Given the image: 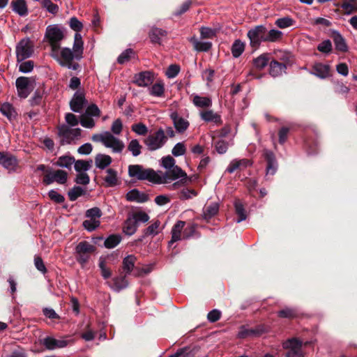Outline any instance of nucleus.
<instances>
[{"label": "nucleus", "instance_id": "obj_50", "mask_svg": "<svg viewBox=\"0 0 357 357\" xmlns=\"http://www.w3.org/2000/svg\"><path fill=\"white\" fill-rule=\"evenodd\" d=\"M218 32V29L215 28L207 26H202L200 28V36L202 38H213L216 36Z\"/></svg>", "mask_w": 357, "mask_h": 357}, {"label": "nucleus", "instance_id": "obj_64", "mask_svg": "<svg viewBox=\"0 0 357 357\" xmlns=\"http://www.w3.org/2000/svg\"><path fill=\"white\" fill-rule=\"evenodd\" d=\"M175 160L170 155L163 157L161 159V166L165 169L166 170H168L173 167H175Z\"/></svg>", "mask_w": 357, "mask_h": 357}, {"label": "nucleus", "instance_id": "obj_54", "mask_svg": "<svg viewBox=\"0 0 357 357\" xmlns=\"http://www.w3.org/2000/svg\"><path fill=\"white\" fill-rule=\"evenodd\" d=\"M84 192L85 191L82 187L75 185L68 192V195L69 199L73 202L79 197L83 195Z\"/></svg>", "mask_w": 357, "mask_h": 357}, {"label": "nucleus", "instance_id": "obj_18", "mask_svg": "<svg viewBox=\"0 0 357 357\" xmlns=\"http://www.w3.org/2000/svg\"><path fill=\"white\" fill-rule=\"evenodd\" d=\"M265 332V327L261 325L258 326L255 328H247L245 326H241L237 336L238 338L244 339L248 337L259 336Z\"/></svg>", "mask_w": 357, "mask_h": 357}, {"label": "nucleus", "instance_id": "obj_45", "mask_svg": "<svg viewBox=\"0 0 357 357\" xmlns=\"http://www.w3.org/2000/svg\"><path fill=\"white\" fill-rule=\"evenodd\" d=\"M278 315L282 318L294 319L298 317V311L296 308L285 307L278 311Z\"/></svg>", "mask_w": 357, "mask_h": 357}, {"label": "nucleus", "instance_id": "obj_56", "mask_svg": "<svg viewBox=\"0 0 357 357\" xmlns=\"http://www.w3.org/2000/svg\"><path fill=\"white\" fill-rule=\"evenodd\" d=\"M282 36V31L277 29L268 30L266 29V42H275Z\"/></svg>", "mask_w": 357, "mask_h": 357}, {"label": "nucleus", "instance_id": "obj_61", "mask_svg": "<svg viewBox=\"0 0 357 357\" xmlns=\"http://www.w3.org/2000/svg\"><path fill=\"white\" fill-rule=\"evenodd\" d=\"M65 120L66 125L70 128L77 126L79 123H80V117L78 119L77 116L72 113H67L65 116Z\"/></svg>", "mask_w": 357, "mask_h": 357}, {"label": "nucleus", "instance_id": "obj_62", "mask_svg": "<svg viewBox=\"0 0 357 357\" xmlns=\"http://www.w3.org/2000/svg\"><path fill=\"white\" fill-rule=\"evenodd\" d=\"M134 54V52L132 49L128 48L124 50L118 57L117 61L120 64H123L127 62L132 55Z\"/></svg>", "mask_w": 357, "mask_h": 357}, {"label": "nucleus", "instance_id": "obj_7", "mask_svg": "<svg viewBox=\"0 0 357 357\" xmlns=\"http://www.w3.org/2000/svg\"><path fill=\"white\" fill-rule=\"evenodd\" d=\"M252 47L257 48L263 42H266V27L258 25L250 29L247 33Z\"/></svg>", "mask_w": 357, "mask_h": 357}, {"label": "nucleus", "instance_id": "obj_59", "mask_svg": "<svg viewBox=\"0 0 357 357\" xmlns=\"http://www.w3.org/2000/svg\"><path fill=\"white\" fill-rule=\"evenodd\" d=\"M186 152V147L183 142L176 143L172 150V153L175 157L183 155Z\"/></svg>", "mask_w": 357, "mask_h": 357}, {"label": "nucleus", "instance_id": "obj_53", "mask_svg": "<svg viewBox=\"0 0 357 357\" xmlns=\"http://www.w3.org/2000/svg\"><path fill=\"white\" fill-rule=\"evenodd\" d=\"M191 182V179L188 176L187 178H181L176 181L168 185V189L170 190H178L185 185H187Z\"/></svg>", "mask_w": 357, "mask_h": 357}, {"label": "nucleus", "instance_id": "obj_11", "mask_svg": "<svg viewBox=\"0 0 357 357\" xmlns=\"http://www.w3.org/2000/svg\"><path fill=\"white\" fill-rule=\"evenodd\" d=\"M61 63L63 67H67L68 69L76 70L79 66L77 63L73 62L76 59V54L68 47H63L61 50Z\"/></svg>", "mask_w": 357, "mask_h": 357}, {"label": "nucleus", "instance_id": "obj_10", "mask_svg": "<svg viewBox=\"0 0 357 357\" xmlns=\"http://www.w3.org/2000/svg\"><path fill=\"white\" fill-rule=\"evenodd\" d=\"M282 347L288 349L286 357H304L301 349L302 342L297 338L293 337L285 340L282 342Z\"/></svg>", "mask_w": 357, "mask_h": 357}, {"label": "nucleus", "instance_id": "obj_9", "mask_svg": "<svg viewBox=\"0 0 357 357\" xmlns=\"http://www.w3.org/2000/svg\"><path fill=\"white\" fill-rule=\"evenodd\" d=\"M17 62H22L31 56L33 52V45L29 38L22 39L16 45Z\"/></svg>", "mask_w": 357, "mask_h": 357}, {"label": "nucleus", "instance_id": "obj_17", "mask_svg": "<svg viewBox=\"0 0 357 357\" xmlns=\"http://www.w3.org/2000/svg\"><path fill=\"white\" fill-rule=\"evenodd\" d=\"M170 118L173 121L176 132L178 133L184 132L190 126L188 121L179 116L176 112H172Z\"/></svg>", "mask_w": 357, "mask_h": 357}, {"label": "nucleus", "instance_id": "obj_48", "mask_svg": "<svg viewBox=\"0 0 357 357\" xmlns=\"http://www.w3.org/2000/svg\"><path fill=\"white\" fill-rule=\"evenodd\" d=\"M121 241V237L120 235L112 234L105 239L104 245L107 248H114V247L119 244Z\"/></svg>", "mask_w": 357, "mask_h": 357}, {"label": "nucleus", "instance_id": "obj_23", "mask_svg": "<svg viewBox=\"0 0 357 357\" xmlns=\"http://www.w3.org/2000/svg\"><path fill=\"white\" fill-rule=\"evenodd\" d=\"M134 82L139 86H148L153 82V74L149 71L139 73L135 75Z\"/></svg>", "mask_w": 357, "mask_h": 357}, {"label": "nucleus", "instance_id": "obj_46", "mask_svg": "<svg viewBox=\"0 0 357 357\" xmlns=\"http://www.w3.org/2000/svg\"><path fill=\"white\" fill-rule=\"evenodd\" d=\"M142 148V145L136 139H132L128 145V150L131 152L134 157H137L141 154Z\"/></svg>", "mask_w": 357, "mask_h": 357}, {"label": "nucleus", "instance_id": "obj_22", "mask_svg": "<svg viewBox=\"0 0 357 357\" xmlns=\"http://www.w3.org/2000/svg\"><path fill=\"white\" fill-rule=\"evenodd\" d=\"M332 38L335 44V49L341 52H347L349 50L346 40L341 35V33L336 31H332Z\"/></svg>", "mask_w": 357, "mask_h": 357}, {"label": "nucleus", "instance_id": "obj_60", "mask_svg": "<svg viewBox=\"0 0 357 357\" xmlns=\"http://www.w3.org/2000/svg\"><path fill=\"white\" fill-rule=\"evenodd\" d=\"M268 62V55L266 54H263L254 60V65L257 68L262 69L265 66H266Z\"/></svg>", "mask_w": 357, "mask_h": 357}, {"label": "nucleus", "instance_id": "obj_37", "mask_svg": "<svg viewBox=\"0 0 357 357\" xmlns=\"http://www.w3.org/2000/svg\"><path fill=\"white\" fill-rule=\"evenodd\" d=\"M190 41L193 44L194 48L198 52H207L211 47L212 43L208 41H199L195 37H192Z\"/></svg>", "mask_w": 357, "mask_h": 357}, {"label": "nucleus", "instance_id": "obj_27", "mask_svg": "<svg viewBox=\"0 0 357 357\" xmlns=\"http://www.w3.org/2000/svg\"><path fill=\"white\" fill-rule=\"evenodd\" d=\"M17 163V159L14 156L0 152V165L4 168L9 170L14 169Z\"/></svg>", "mask_w": 357, "mask_h": 357}, {"label": "nucleus", "instance_id": "obj_24", "mask_svg": "<svg viewBox=\"0 0 357 357\" xmlns=\"http://www.w3.org/2000/svg\"><path fill=\"white\" fill-rule=\"evenodd\" d=\"M126 198L129 202L144 203L148 201L149 196L137 189H132L127 192Z\"/></svg>", "mask_w": 357, "mask_h": 357}, {"label": "nucleus", "instance_id": "obj_3", "mask_svg": "<svg viewBox=\"0 0 357 357\" xmlns=\"http://www.w3.org/2000/svg\"><path fill=\"white\" fill-rule=\"evenodd\" d=\"M187 177V174L180 167L176 165L165 172L157 171L156 178L158 181H156L155 184H169L174 181Z\"/></svg>", "mask_w": 357, "mask_h": 357}, {"label": "nucleus", "instance_id": "obj_36", "mask_svg": "<svg viewBox=\"0 0 357 357\" xmlns=\"http://www.w3.org/2000/svg\"><path fill=\"white\" fill-rule=\"evenodd\" d=\"M136 257L134 255H128L123 260V270L126 275L131 273L132 271H135V264L136 261Z\"/></svg>", "mask_w": 357, "mask_h": 357}, {"label": "nucleus", "instance_id": "obj_42", "mask_svg": "<svg viewBox=\"0 0 357 357\" xmlns=\"http://www.w3.org/2000/svg\"><path fill=\"white\" fill-rule=\"evenodd\" d=\"M162 228H160V222L155 220L153 223L149 225L146 229L144 230V236H155L158 234Z\"/></svg>", "mask_w": 357, "mask_h": 357}, {"label": "nucleus", "instance_id": "obj_20", "mask_svg": "<svg viewBox=\"0 0 357 357\" xmlns=\"http://www.w3.org/2000/svg\"><path fill=\"white\" fill-rule=\"evenodd\" d=\"M330 68V66L328 64L317 62L312 66V69L310 71V73L324 79L329 76Z\"/></svg>", "mask_w": 357, "mask_h": 357}, {"label": "nucleus", "instance_id": "obj_13", "mask_svg": "<svg viewBox=\"0 0 357 357\" xmlns=\"http://www.w3.org/2000/svg\"><path fill=\"white\" fill-rule=\"evenodd\" d=\"M87 103L84 92L77 91L70 102V109L74 112L80 113L86 107Z\"/></svg>", "mask_w": 357, "mask_h": 357}, {"label": "nucleus", "instance_id": "obj_28", "mask_svg": "<svg viewBox=\"0 0 357 357\" xmlns=\"http://www.w3.org/2000/svg\"><path fill=\"white\" fill-rule=\"evenodd\" d=\"M84 43L80 33H75L74 36V43L73 51L76 54V59L80 60L82 58L84 50Z\"/></svg>", "mask_w": 357, "mask_h": 357}, {"label": "nucleus", "instance_id": "obj_63", "mask_svg": "<svg viewBox=\"0 0 357 357\" xmlns=\"http://www.w3.org/2000/svg\"><path fill=\"white\" fill-rule=\"evenodd\" d=\"M294 22L291 18L286 17L278 19L275 22V24L281 29H284L292 26Z\"/></svg>", "mask_w": 357, "mask_h": 357}, {"label": "nucleus", "instance_id": "obj_41", "mask_svg": "<svg viewBox=\"0 0 357 357\" xmlns=\"http://www.w3.org/2000/svg\"><path fill=\"white\" fill-rule=\"evenodd\" d=\"M93 161L91 160H75L74 162V168L76 172L78 173L85 172L91 169L92 167Z\"/></svg>", "mask_w": 357, "mask_h": 357}, {"label": "nucleus", "instance_id": "obj_39", "mask_svg": "<svg viewBox=\"0 0 357 357\" xmlns=\"http://www.w3.org/2000/svg\"><path fill=\"white\" fill-rule=\"evenodd\" d=\"M0 111L3 115L6 116L10 121L15 119L17 112L13 105L8 102H5L1 105Z\"/></svg>", "mask_w": 357, "mask_h": 357}, {"label": "nucleus", "instance_id": "obj_30", "mask_svg": "<svg viewBox=\"0 0 357 357\" xmlns=\"http://www.w3.org/2000/svg\"><path fill=\"white\" fill-rule=\"evenodd\" d=\"M167 31L158 27H152L149 36L152 43L161 44L162 38L167 36Z\"/></svg>", "mask_w": 357, "mask_h": 357}, {"label": "nucleus", "instance_id": "obj_21", "mask_svg": "<svg viewBox=\"0 0 357 357\" xmlns=\"http://www.w3.org/2000/svg\"><path fill=\"white\" fill-rule=\"evenodd\" d=\"M29 79L26 77H20L16 79V87L18 96L20 98H26L30 93Z\"/></svg>", "mask_w": 357, "mask_h": 357}, {"label": "nucleus", "instance_id": "obj_35", "mask_svg": "<svg viewBox=\"0 0 357 357\" xmlns=\"http://www.w3.org/2000/svg\"><path fill=\"white\" fill-rule=\"evenodd\" d=\"M192 102L197 107H210L212 105V100L208 97L200 96L197 94L192 95Z\"/></svg>", "mask_w": 357, "mask_h": 357}, {"label": "nucleus", "instance_id": "obj_33", "mask_svg": "<svg viewBox=\"0 0 357 357\" xmlns=\"http://www.w3.org/2000/svg\"><path fill=\"white\" fill-rule=\"evenodd\" d=\"M11 7L13 10L20 16H25L28 14V9L24 0H13Z\"/></svg>", "mask_w": 357, "mask_h": 357}, {"label": "nucleus", "instance_id": "obj_2", "mask_svg": "<svg viewBox=\"0 0 357 357\" xmlns=\"http://www.w3.org/2000/svg\"><path fill=\"white\" fill-rule=\"evenodd\" d=\"M128 175L130 178L139 181H148L155 184L157 181V171L151 168H144L140 165H130L128 166Z\"/></svg>", "mask_w": 357, "mask_h": 357}, {"label": "nucleus", "instance_id": "obj_34", "mask_svg": "<svg viewBox=\"0 0 357 357\" xmlns=\"http://www.w3.org/2000/svg\"><path fill=\"white\" fill-rule=\"evenodd\" d=\"M137 227L138 225L135 222V220L128 215L124 222L123 231L125 234L132 236L136 232Z\"/></svg>", "mask_w": 357, "mask_h": 357}, {"label": "nucleus", "instance_id": "obj_47", "mask_svg": "<svg viewBox=\"0 0 357 357\" xmlns=\"http://www.w3.org/2000/svg\"><path fill=\"white\" fill-rule=\"evenodd\" d=\"M135 220L138 225L139 223H146L149 220V215L144 211H139L129 214Z\"/></svg>", "mask_w": 357, "mask_h": 357}, {"label": "nucleus", "instance_id": "obj_6", "mask_svg": "<svg viewBox=\"0 0 357 357\" xmlns=\"http://www.w3.org/2000/svg\"><path fill=\"white\" fill-rule=\"evenodd\" d=\"M96 248L89 242L83 241L79 242L75 248L76 260L84 266L89 261L91 255L95 251Z\"/></svg>", "mask_w": 357, "mask_h": 357}, {"label": "nucleus", "instance_id": "obj_58", "mask_svg": "<svg viewBox=\"0 0 357 357\" xmlns=\"http://www.w3.org/2000/svg\"><path fill=\"white\" fill-rule=\"evenodd\" d=\"M317 50L323 54H330L332 51L331 41L328 39L324 40L318 45Z\"/></svg>", "mask_w": 357, "mask_h": 357}, {"label": "nucleus", "instance_id": "obj_49", "mask_svg": "<svg viewBox=\"0 0 357 357\" xmlns=\"http://www.w3.org/2000/svg\"><path fill=\"white\" fill-rule=\"evenodd\" d=\"M198 193L193 189L183 188L178 192V198L181 200H187L197 196Z\"/></svg>", "mask_w": 357, "mask_h": 357}, {"label": "nucleus", "instance_id": "obj_57", "mask_svg": "<svg viewBox=\"0 0 357 357\" xmlns=\"http://www.w3.org/2000/svg\"><path fill=\"white\" fill-rule=\"evenodd\" d=\"M51 46V56L59 64L61 63L60 44L50 43Z\"/></svg>", "mask_w": 357, "mask_h": 357}, {"label": "nucleus", "instance_id": "obj_19", "mask_svg": "<svg viewBox=\"0 0 357 357\" xmlns=\"http://www.w3.org/2000/svg\"><path fill=\"white\" fill-rule=\"evenodd\" d=\"M105 176L103 178L105 185L108 188L116 186L121 183L120 177L116 170L108 168L105 171Z\"/></svg>", "mask_w": 357, "mask_h": 357}, {"label": "nucleus", "instance_id": "obj_44", "mask_svg": "<svg viewBox=\"0 0 357 357\" xmlns=\"http://www.w3.org/2000/svg\"><path fill=\"white\" fill-rule=\"evenodd\" d=\"M245 50V44L241 40H236L231 46V54L234 58L239 57Z\"/></svg>", "mask_w": 357, "mask_h": 357}, {"label": "nucleus", "instance_id": "obj_14", "mask_svg": "<svg viewBox=\"0 0 357 357\" xmlns=\"http://www.w3.org/2000/svg\"><path fill=\"white\" fill-rule=\"evenodd\" d=\"M45 36L50 43L60 44L63 38V31L57 24L49 25L46 29Z\"/></svg>", "mask_w": 357, "mask_h": 357}, {"label": "nucleus", "instance_id": "obj_5", "mask_svg": "<svg viewBox=\"0 0 357 357\" xmlns=\"http://www.w3.org/2000/svg\"><path fill=\"white\" fill-rule=\"evenodd\" d=\"M167 137L162 128H159L154 133L145 138L144 143L150 151L161 149L167 142Z\"/></svg>", "mask_w": 357, "mask_h": 357}, {"label": "nucleus", "instance_id": "obj_8", "mask_svg": "<svg viewBox=\"0 0 357 357\" xmlns=\"http://www.w3.org/2000/svg\"><path fill=\"white\" fill-rule=\"evenodd\" d=\"M82 130L79 128H72L66 124L59 128V135L61 137L62 144H71L81 137Z\"/></svg>", "mask_w": 357, "mask_h": 357}, {"label": "nucleus", "instance_id": "obj_26", "mask_svg": "<svg viewBox=\"0 0 357 357\" xmlns=\"http://www.w3.org/2000/svg\"><path fill=\"white\" fill-rule=\"evenodd\" d=\"M287 66L282 63H280L277 61H272L270 63V75L273 77H279L286 73Z\"/></svg>", "mask_w": 357, "mask_h": 357}, {"label": "nucleus", "instance_id": "obj_31", "mask_svg": "<svg viewBox=\"0 0 357 357\" xmlns=\"http://www.w3.org/2000/svg\"><path fill=\"white\" fill-rule=\"evenodd\" d=\"M235 213L238 215L236 222L240 223L247 219V213L245 211L244 204L239 199H236L234 202Z\"/></svg>", "mask_w": 357, "mask_h": 357}, {"label": "nucleus", "instance_id": "obj_52", "mask_svg": "<svg viewBox=\"0 0 357 357\" xmlns=\"http://www.w3.org/2000/svg\"><path fill=\"white\" fill-rule=\"evenodd\" d=\"M43 8L50 13L55 15L59 11V6L52 2L51 0H39Z\"/></svg>", "mask_w": 357, "mask_h": 357}, {"label": "nucleus", "instance_id": "obj_32", "mask_svg": "<svg viewBox=\"0 0 357 357\" xmlns=\"http://www.w3.org/2000/svg\"><path fill=\"white\" fill-rule=\"evenodd\" d=\"M112 162V158L105 154L98 153L95 157L96 167L100 169H105Z\"/></svg>", "mask_w": 357, "mask_h": 357}, {"label": "nucleus", "instance_id": "obj_16", "mask_svg": "<svg viewBox=\"0 0 357 357\" xmlns=\"http://www.w3.org/2000/svg\"><path fill=\"white\" fill-rule=\"evenodd\" d=\"M263 155L265 158V160L267 162V166H266V176L268 175H274L278 167V162L276 160L275 154L273 153V151L265 149L263 153Z\"/></svg>", "mask_w": 357, "mask_h": 357}, {"label": "nucleus", "instance_id": "obj_25", "mask_svg": "<svg viewBox=\"0 0 357 357\" xmlns=\"http://www.w3.org/2000/svg\"><path fill=\"white\" fill-rule=\"evenodd\" d=\"M201 119L206 122H212L216 126L222 124L221 116L213 110H206L200 112Z\"/></svg>", "mask_w": 357, "mask_h": 357}, {"label": "nucleus", "instance_id": "obj_43", "mask_svg": "<svg viewBox=\"0 0 357 357\" xmlns=\"http://www.w3.org/2000/svg\"><path fill=\"white\" fill-rule=\"evenodd\" d=\"M74 162V157L70 155H62L58 158L55 165L60 167L70 169Z\"/></svg>", "mask_w": 357, "mask_h": 357}, {"label": "nucleus", "instance_id": "obj_4", "mask_svg": "<svg viewBox=\"0 0 357 357\" xmlns=\"http://www.w3.org/2000/svg\"><path fill=\"white\" fill-rule=\"evenodd\" d=\"M101 111L96 104L86 107L85 112L80 116V124L82 127L92 129L96 126V120L100 116Z\"/></svg>", "mask_w": 357, "mask_h": 357}, {"label": "nucleus", "instance_id": "obj_1", "mask_svg": "<svg viewBox=\"0 0 357 357\" xmlns=\"http://www.w3.org/2000/svg\"><path fill=\"white\" fill-rule=\"evenodd\" d=\"M91 139L95 142H101L105 147L112 149L114 153H120L125 147L124 143L109 131L93 134Z\"/></svg>", "mask_w": 357, "mask_h": 357}, {"label": "nucleus", "instance_id": "obj_12", "mask_svg": "<svg viewBox=\"0 0 357 357\" xmlns=\"http://www.w3.org/2000/svg\"><path fill=\"white\" fill-rule=\"evenodd\" d=\"M67 178L68 174L64 170H49V172L46 173L43 178V183L46 185H50L54 182H56L59 184H64L66 183Z\"/></svg>", "mask_w": 357, "mask_h": 357}, {"label": "nucleus", "instance_id": "obj_38", "mask_svg": "<svg viewBox=\"0 0 357 357\" xmlns=\"http://www.w3.org/2000/svg\"><path fill=\"white\" fill-rule=\"evenodd\" d=\"M250 165V161L246 159H242V160H236L234 159L231 160L227 167L226 171L229 173L232 174L234 173L236 169L240 168L241 167H247Z\"/></svg>", "mask_w": 357, "mask_h": 357}, {"label": "nucleus", "instance_id": "obj_40", "mask_svg": "<svg viewBox=\"0 0 357 357\" xmlns=\"http://www.w3.org/2000/svg\"><path fill=\"white\" fill-rule=\"evenodd\" d=\"M219 211V204L216 202L211 203L206 206L203 211V217L204 219L209 220L215 215Z\"/></svg>", "mask_w": 357, "mask_h": 357}, {"label": "nucleus", "instance_id": "obj_55", "mask_svg": "<svg viewBox=\"0 0 357 357\" xmlns=\"http://www.w3.org/2000/svg\"><path fill=\"white\" fill-rule=\"evenodd\" d=\"M100 225V222L97 219L86 220L83 222L82 225L88 231H93L98 228Z\"/></svg>", "mask_w": 357, "mask_h": 357}, {"label": "nucleus", "instance_id": "obj_51", "mask_svg": "<svg viewBox=\"0 0 357 357\" xmlns=\"http://www.w3.org/2000/svg\"><path fill=\"white\" fill-rule=\"evenodd\" d=\"M164 91V84L162 82L155 83L149 89L150 95L155 97H162Z\"/></svg>", "mask_w": 357, "mask_h": 357}, {"label": "nucleus", "instance_id": "obj_15", "mask_svg": "<svg viewBox=\"0 0 357 357\" xmlns=\"http://www.w3.org/2000/svg\"><path fill=\"white\" fill-rule=\"evenodd\" d=\"M69 344V340L62 337L56 339L53 337H46L43 340V344L49 350L64 348Z\"/></svg>", "mask_w": 357, "mask_h": 357}, {"label": "nucleus", "instance_id": "obj_29", "mask_svg": "<svg viewBox=\"0 0 357 357\" xmlns=\"http://www.w3.org/2000/svg\"><path fill=\"white\" fill-rule=\"evenodd\" d=\"M128 287V282L126 279V275H120L113 278V282L110 284L111 289L116 292H119L121 290Z\"/></svg>", "mask_w": 357, "mask_h": 357}]
</instances>
